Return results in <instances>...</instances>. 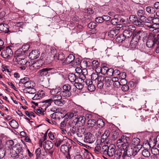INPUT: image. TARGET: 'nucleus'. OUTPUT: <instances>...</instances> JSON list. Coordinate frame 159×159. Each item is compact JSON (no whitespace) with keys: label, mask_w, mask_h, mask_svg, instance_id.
Instances as JSON below:
<instances>
[{"label":"nucleus","mask_w":159,"mask_h":159,"mask_svg":"<svg viewBox=\"0 0 159 159\" xmlns=\"http://www.w3.org/2000/svg\"><path fill=\"white\" fill-rule=\"evenodd\" d=\"M22 145L17 143L10 149V154L12 157L16 159H27V157L23 154Z\"/></svg>","instance_id":"obj_1"},{"label":"nucleus","mask_w":159,"mask_h":159,"mask_svg":"<svg viewBox=\"0 0 159 159\" xmlns=\"http://www.w3.org/2000/svg\"><path fill=\"white\" fill-rule=\"evenodd\" d=\"M122 29L123 30V36H121L123 37L122 41H124L126 38L131 37L136 31V28L135 26L129 24L124 25L122 26Z\"/></svg>","instance_id":"obj_2"},{"label":"nucleus","mask_w":159,"mask_h":159,"mask_svg":"<svg viewBox=\"0 0 159 159\" xmlns=\"http://www.w3.org/2000/svg\"><path fill=\"white\" fill-rule=\"evenodd\" d=\"M65 118L68 120L72 118L68 122L69 125H72V124H78V122H80V113L77 110H73L67 112L65 115Z\"/></svg>","instance_id":"obj_3"},{"label":"nucleus","mask_w":159,"mask_h":159,"mask_svg":"<svg viewBox=\"0 0 159 159\" xmlns=\"http://www.w3.org/2000/svg\"><path fill=\"white\" fill-rule=\"evenodd\" d=\"M138 147H132L131 146H128L125 149V150L124 152L122 157H130L131 156L134 157L137 154L140 150V146Z\"/></svg>","instance_id":"obj_4"},{"label":"nucleus","mask_w":159,"mask_h":159,"mask_svg":"<svg viewBox=\"0 0 159 159\" xmlns=\"http://www.w3.org/2000/svg\"><path fill=\"white\" fill-rule=\"evenodd\" d=\"M102 154L109 157H112L115 154L116 152L115 147L113 145L108 146L104 145L102 147Z\"/></svg>","instance_id":"obj_5"},{"label":"nucleus","mask_w":159,"mask_h":159,"mask_svg":"<svg viewBox=\"0 0 159 159\" xmlns=\"http://www.w3.org/2000/svg\"><path fill=\"white\" fill-rule=\"evenodd\" d=\"M129 137L123 135L117 140L116 143L118 147H121L123 149H125L129 146Z\"/></svg>","instance_id":"obj_6"},{"label":"nucleus","mask_w":159,"mask_h":159,"mask_svg":"<svg viewBox=\"0 0 159 159\" xmlns=\"http://www.w3.org/2000/svg\"><path fill=\"white\" fill-rule=\"evenodd\" d=\"M35 84L30 80L25 84L24 87L25 88L23 90L24 93L34 94L36 93V90L34 88Z\"/></svg>","instance_id":"obj_7"},{"label":"nucleus","mask_w":159,"mask_h":159,"mask_svg":"<svg viewBox=\"0 0 159 159\" xmlns=\"http://www.w3.org/2000/svg\"><path fill=\"white\" fill-rule=\"evenodd\" d=\"M84 141V142L89 143H92L96 140L95 136L90 132L85 134L83 136Z\"/></svg>","instance_id":"obj_8"},{"label":"nucleus","mask_w":159,"mask_h":159,"mask_svg":"<svg viewBox=\"0 0 159 159\" xmlns=\"http://www.w3.org/2000/svg\"><path fill=\"white\" fill-rule=\"evenodd\" d=\"M130 21L134 25L138 26L139 27L143 26V24L141 21L139 20V18L137 16L134 15H131L129 17Z\"/></svg>","instance_id":"obj_9"},{"label":"nucleus","mask_w":159,"mask_h":159,"mask_svg":"<svg viewBox=\"0 0 159 159\" xmlns=\"http://www.w3.org/2000/svg\"><path fill=\"white\" fill-rule=\"evenodd\" d=\"M52 102V99L50 98L40 102L39 103L41 109L46 110L47 108L51 105Z\"/></svg>","instance_id":"obj_10"},{"label":"nucleus","mask_w":159,"mask_h":159,"mask_svg":"<svg viewBox=\"0 0 159 159\" xmlns=\"http://www.w3.org/2000/svg\"><path fill=\"white\" fill-rule=\"evenodd\" d=\"M85 74H84L83 73H81L80 72V90L83 89H85L84 88V86L85 85H87L88 86L89 84V80L87 81L85 79L86 77L85 76Z\"/></svg>","instance_id":"obj_11"},{"label":"nucleus","mask_w":159,"mask_h":159,"mask_svg":"<svg viewBox=\"0 0 159 159\" xmlns=\"http://www.w3.org/2000/svg\"><path fill=\"white\" fill-rule=\"evenodd\" d=\"M13 54V52L11 49L9 47H7L6 49L3 50L1 53L2 57L5 58H8L11 57Z\"/></svg>","instance_id":"obj_12"},{"label":"nucleus","mask_w":159,"mask_h":159,"mask_svg":"<svg viewBox=\"0 0 159 159\" xmlns=\"http://www.w3.org/2000/svg\"><path fill=\"white\" fill-rule=\"evenodd\" d=\"M70 143L68 142V140H67L66 143L63 144L60 147L61 151L64 153H67L68 155H70L69 150L71 148Z\"/></svg>","instance_id":"obj_13"},{"label":"nucleus","mask_w":159,"mask_h":159,"mask_svg":"<svg viewBox=\"0 0 159 159\" xmlns=\"http://www.w3.org/2000/svg\"><path fill=\"white\" fill-rule=\"evenodd\" d=\"M47 96L45 91L43 90L39 91L35 93L34 96L32 98L33 100H38L40 99Z\"/></svg>","instance_id":"obj_14"},{"label":"nucleus","mask_w":159,"mask_h":159,"mask_svg":"<svg viewBox=\"0 0 159 159\" xmlns=\"http://www.w3.org/2000/svg\"><path fill=\"white\" fill-rule=\"evenodd\" d=\"M121 28L116 26L115 28H112V30H110L107 33L108 36L111 38H113L117 35L119 32V30Z\"/></svg>","instance_id":"obj_15"},{"label":"nucleus","mask_w":159,"mask_h":159,"mask_svg":"<svg viewBox=\"0 0 159 159\" xmlns=\"http://www.w3.org/2000/svg\"><path fill=\"white\" fill-rule=\"evenodd\" d=\"M143 34V32L141 30H136L133 35L132 42H135L138 43L141 38V35Z\"/></svg>","instance_id":"obj_16"},{"label":"nucleus","mask_w":159,"mask_h":159,"mask_svg":"<svg viewBox=\"0 0 159 159\" xmlns=\"http://www.w3.org/2000/svg\"><path fill=\"white\" fill-rule=\"evenodd\" d=\"M78 124H72V125H69L70 126H73L71 129V132L73 134H76L78 137H80L79 135V130L80 129V122H78Z\"/></svg>","instance_id":"obj_17"},{"label":"nucleus","mask_w":159,"mask_h":159,"mask_svg":"<svg viewBox=\"0 0 159 159\" xmlns=\"http://www.w3.org/2000/svg\"><path fill=\"white\" fill-rule=\"evenodd\" d=\"M75 71L76 72V74L78 75L76 77L75 82L74 86L77 89V92H78L79 90H80V83L78 80V79H80V72H78L80 70V67H77L75 69Z\"/></svg>","instance_id":"obj_18"},{"label":"nucleus","mask_w":159,"mask_h":159,"mask_svg":"<svg viewBox=\"0 0 159 159\" xmlns=\"http://www.w3.org/2000/svg\"><path fill=\"white\" fill-rule=\"evenodd\" d=\"M137 14L138 16L140 18L139 20L143 22L145 21L147 18L145 16V12L144 10H139L137 11Z\"/></svg>","instance_id":"obj_19"},{"label":"nucleus","mask_w":159,"mask_h":159,"mask_svg":"<svg viewBox=\"0 0 159 159\" xmlns=\"http://www.w3.org/2000/svg\"><path fill=\"white\" fill-rule=\"evenodd\" d=\"M25 52L22 50L20 49H18L15 52L14 57L15 58V60L18 58H22L25 57Z\"/></svg>","instance_id":"obj_20"},{"label":"nucleus","mask_w":159,"mask_h":159,"mask_svg":"<svg viewBox=\"0 0 159 159\" xmlns=\"http://www.w3.org/2000/svg\"><path fill=\"white\" fill-rule=\"evenodd\" d=\"M110 18V17L109 16L107 17V20L103 23L102 27L105 30H107L111 29L113 27L112 25L109 20Z\"/></svg>","instance_id":"obj_21"},{"label":"nucleus","mask_w":159,"mask_h":159,"mask_svg":"<svg viewBox=\"0 0 159 159\" xmlns=\"http://www.w3.org/2000/svg\"><path fill=\"white\" fill-rule=\"evenodd\" d=\"M15 61L18 64L22 66L25 65L26 66H28L29 62L27 60L25 57L22 58H18Z\"/></svg>","instance_id":"obj_22"},{"label":"nucleus","mask_w":159,"mask_h":159,"mask_svg":"<svg viewBox=\"0 0 159 159\" xmlns=\"http://www.w3.org/2000/svg\"><path fill=\"white\" fill-rule=\"evenodd\" d=\"M39 56V52L38 50H34L30 53L29 57L31 60H34L37 58Z\"/></svg>","instance_id":"obj_23"},{"label":"nucleus","mask_w":159,"mask_h":159,"mask_svg":"<svg viewBox=\"0 0 159 159\" xmlns=\"http://www.w3.org/2000/svg\"><path fill=\"white\" fill-rule=\"evenodd\" d=\"M67 140H68V139L66 137L63 139H57L54 143L55 145L58 148L59 147L60 145L62 146L63 144H65Z\"/></svg>","instance_id":"obj_24"},{"label":"nucleus","mask_w":159,"mask_h":159,"mask_svg":"<svg viewBox=\"0 0 159 159\" xmlns=\"http://www.w3.org/2000/svg\"><path fill=\"white\" fill-rule=\"evenodd\" d=\"M43 146L44 149L49 150L53 148V144L51 141L47 140L44 142Z\"/></svg>","instance_id":"obj_25"},{"label":"nucleus","mask_w":159,"mask_h":159,"mask_svg":"<svg viewBox=\"0 0 159 159\" xmlns=\"http://www.w3.org/2000/svg\"><path fill=\"white\" fill-rule=\"evenodd\" d=\"M51 70L50 68H43L39 70L38 72V75L39 77L46 76L48 74V71Z\"/></svg>","instance_id":"obj_26"},{"label":"nucleus","mask_w":159,"mask_h":159,"mask_svg":"<svg viewBox=\"0 0 159 159\" xmlns=\"http://www.w3.org/2000/svg\"><path fill=\"white\" fill-rule=\"evenodd\" d=\"M87 62L84 60H82L80 61V70H81V73H83L85 74V72H83V70H81V69H83V70L84 71H86L87 70L86 68L87 67Z\"/></svg>","instance_id":"obj_27"},{"label":"nucleus","mask_w":159,"mask_h":159,"mask_svg":"<svg viewBox=\"0 0 159 159\" xmlns=\"http://www.w3.org/2000/svg\"><path fill=\"white\" fill-rule=\"evenodd\" d=\"M144 28L147 29H149L151 30H153V29H155L154 25L151 22L145 21L144 22Z\"/></svg>","instance_id":"obj_28"},{"label":"nucleus","mask_w":159,"mask_h":159,"mask_svg":"<svg viewBox=\"0 0 159 159\" xmlns=\"http://www.w3.org/2000/svg\"><path fill=\"white\" fill-rule=\"evenodd\" d=\"M9 28V27L7 24L3 23L0 25V31L4 32L5 33H8L10 32Z\"/></svg>","instance_id":"obj_29"},{"label":"nucleus","mask_w":159,"mask_h":159,"mask_svg":"<svg viewBox=\"0 0 159 159\" xmlns=\"http://www.w3.org/2000/svg\"><path fill=\"white\" fill-rule=\"evenodd\" d=\"M140 139L138 138H134L133 139L132 142V144L135 145L134 147H139V146H140V150L142 148V145L141 144H139L140 143Z\"/></svg>","instance_id":"obj_30"},{"label":"nucleus","mask_w":159,"mask_h":159,"mask_svg":"<svg viewBox=\"0 0 159 159\" xmlns=\"http://www.w3.org/2000/svg\"><path fill=\"white\" fill-rule=\"evenodd\" d=\"M75 58L74 56L72 54H69L67 57H66L65 63L66 64H69L74 61Z\"/></svg>","instance_id":"obj_31"},{"label":"nucleus","mask_w":159,"mask_h":159,"mask_svg":"<svg viewBox=\"0 0 159 159\" xmlns=\"http://www.w3.org/2000/svg\"><path fill=\"white\" fill-rule=\"evenodd\" d=\"M155 43H157L156 42L155 37H153L151 39H148L146 42V45L148 48H151Z\"/></svg>","instance_id":"obj_32"},{"label":"nucleus","mask_w":159,"mask_h":159,"mask_svg":"<svg viewBox=\"0 0 159 159\" xmlns=\"http://www.w3.org/2000/svg\"><path fill=\"white\" fill-rule=\"evenodd\" d=\"M148 143L150 148L153 147L157 144L155 137H153L150 139L149 141L148 142Z\"/></svg>","instance_id":"obj_33"},{"label":"nucleus","mask_w":159,"mask_h":159,"mask_svg":"<svg viewBox=\"0 0 159 159\" xmlns=\"http://www.w3.org/2000/svg\"><path fill=\"white\" fill-rule=\"evenodd\" d=\"M142 155L145 158H148L150 156V151L148 148L144 149L142 152Z\"/></svg>","instance_id":"obj_34"},{"label":"nucleus","mask_w":159,"mask_h":159,"mask_svg":"<svg viewBox=\"0 0 159 159\" xmlns=\"http://www.w3.org/2000/svg\"><path fill=\"white\" fill-rule=\"evenodd\" d=\"M80 147L75 146L74 152L75 155L74 156V159H80Z\"/></svg>","instance_id":"obj_35"},{"label":"nucleus","mask_w":159,"mask_h":159,"mask_svg":"<svg viewBox=\"0 0 159 159\" xmlns=\"http://www.w3.org/2000/svg\"><path fill=\"white\" fill-rule=\"evenodd\" d=\"M152 23L154 25L155 28H159V18L155 17L152 20Z\"/></svg>","instance_id":"obj_36"},{"label":"nucleus","mask_w":159,"mask_h":159,"mask_svg":"<svg viewBox=\"0 0 159 159\" xmlns=\"http://www.w3.org/2000/svg\"><path fill=\"white\" fill-rule=\"evenodd\" d=\"M146 10L148 13L150 14H154L156 13L157 11L155 8L151 6L147 7L146 8Z\"/></svg>","instance_id":"obj_37"},{"label":"nucleus","mask_w":159,"mask_h":159,"mask_svg":"<svg viewBox=\"0 0 159 159\" xmlns=\"http://www.w3.org/2000/svg\"><path fill=\"white\" fill-rule=\"evenodd\" d=\"M37 63H35V62L33 63L32 61H30L29 63L28 66H29V68L30 70H34L37 69Z\"/></svg>","instance_id":"obj_38"},{"label":"nucleus","mask_w":159,"mask_h":159,"mask_svg":"<svg viewBox=\"0 0 159 159\" xmlns=\"http://www.w3.org/2000/svg\"><path fill=\"white\" fill-rule=\"evenodd\" d=\"M53 102L55 105L60 106H62L65 103L64 101L62 99L61 100H54Z\"/></svg>","instance_id":"obj_39"},{"label":"nucleus","mask_w":159,"mask_h":159,"mask_svg":"<svg viewBox=\"0 0 159 159\" xmlns=\"http://www.w3.org/2000/svg\"><path fill=\"white\" fill-rule=\"evenodd\" d=\"M9 124L12 128L14 129L17 128L18 127L17 122L14 119L10 121Z\"/></svg>","instance_id":"obj_40"},{"label":"nucleus","mask_w":159,"mask_h":159,"mask_svg":"<svg viewBox=\"0 0 159 159\" xmlns=\"http://www.w3.org/2000/svg\"><path fill=\"white\" fill-rule=\"evenodd\" d=\"M96 123L98 126L100 128L103 127L105 125L104 122L103 120L100 118L98 119L96 121Z\"/></svg>","instance_id":"obj_41"},{"label":"nucleus","mask_w":159,"mask_h":159,"mask_svg":"<svg viewBox=\"0 0 159 159\" xmlns=\"http://www.w3.org/2000/svg\"><path fill=\"white\" fill-rule=\"evenodd\" d=\"M60 94L61 95V96H63L65 98H68L70 96L71 93L70 91H61Z\"/></svg>","instance_id":"obj_42"},{"label":"nucleus","mask_w":159,"mask_h":159,"mask_svg":"<svg viewBox=\"0 0 159 159\" xmlns=\"http://www.w3.org/2000/svg\"><path fill=\"white\" fill-rule=\"evenodd\" d=\"M78 75L75 74L73 73L69 74L68 75V78L69 80L71 82H74L76 79V77Z\"/></svg>","instance_id":"obj_43"},{"label":"nucleus","mask_w":159,"mask_h":159,"mask_svg":"<svg viewBox=\"0 0 159 159\" xmlns=\"http://www.w3.org/2000/svg\"><path fill=\"white\" fill-rule=\"evenodd\" d=\"M101 146H100V145L97 144L94 150L95 152L98 154H102V148H101Z\"/></svg>","instance_id":"obj_44"},{"label":"nucleus","mask_w":159,"mask_h":159,"mask_svg":"<svg viewBox=\"0 0 159 159\" xmlns=\"http://www.w3.org/2000/svg\"><path fill=\"white\" fill-rule=\"evenodd\" d=\"M92 81H89V84L87 87L88 89L90 92H93L95 90V88L94 85L92 84Z\"/></svg>","instance_id":"obj_45"},{"label":"nucleus","mask_w":159,"mask_h":159,"mask_svg":"<svg viewBox=\"0 0 159 159\" xmlns=\"http://www.w3.org/2000/svg\"><path fill=\"white\" fill-rule=\"evenodd\" d=\"M120 21V19L115 17L114 18H113L111 20V21L110 22L111 23L112 25L113 26V25H116L118 24Z\"/></svg>","instance_id":"obj_46"},{"label":"nucleus","mask_w":159,"mask_h":159,"mask_svg":"<svg viewBox=\"0 0 159 159\" xmlns=\"http://www.w3.org/2000/svg\"><path fill=\"white\" fill-rule=\"evenodd\" d=\"M138 45V44L137 43V42H132L131 41L130 44V48L132 50H134L136 48H137Z\"/></svg>","instance_id":"obj_47"},{"label":"nucleus","mask_w":159,"mask_h":159,"mask_svg":"<svg viewBox=\"0 0 159 159\" xmlns=\"http://www.w3.org/2000/svg\"><path fill=\"white\" fill-rule=\"evenodd\" d=\"M106 16H104L103 17H98L95 19V21L97 23H102L103 22L104 20L106 19L104 17H106Z\"/></svg>","instance_id":"obj_48"},{"label":"nucleus","mask_w":159,"mask_h":159,"mask_svg":"<svg viewBox=\"0 0 159 159\" xmlns=\"http://www.w3.org/2000/svg\"><path fill=\"white\" fill-rule=\"evenodd\" d=\"M96 123V120H95L91 119L89 120L87 122V124L90 125L91 127L94 126Z\"/></svg>","instance_id":"obj_49"},{"label":"nucleus","mask_w":159,"mask_h":159,"mask_svg":"<svg viewBox=\"0 0 159 159\" xmlns=\"http://www.w3.org/2000/svg\"><path fill=\"white\" fill-rule=\"evenodd\" d=\"M98 75V73L96 72L93 73L91 75V79L93 81H95V83L96 82Z\"/></svg>","instance_id":"obj_50"},{"label":"nucleus","mask_w":159,"mask_h":159,"mask_svg":"<svg viewBox=\"0 0 159 159\" xmlns=\"http://www.w3.org/2000/svg\"><path fill=\"white\" fill-rule=\"evenodd\" d=\"M123 78L120 77H119V79H120V85H123L126 84L127 83V81L125 79V76L123 75Z\"/></svg>","instance_id":"obj_51"},{"label":"nucleus","mask_w":159,"mask_h":159,"mask_svg":"<svg viewBox=\"0 0 159 159\" xmlns=\"http://www.w3.org/2000/svg\"><path fill=\"white\" fill-rule=\"evenodd\" d=\"M83 11L84 12L86 13H87V15L88 16V15L92 14L94 12L93 10L90 8H88L87 9H84Z\"/></svg>","instance_id":"obj_52"},{"label":"nucleus","mask_w":159,"mask_h":159,"mask_svg":"<svg viewBox=\"0 0 159 159\" xmlns=\"http://www.w3.org/2000/svg\"><path fill=\"white\" fill-rule=\"evenodd\" d=\"M108 68L105 66H103L100 68V71L101 73L103 74H105L107 72Z\"/></svg>","instance_id":"obj_53"},{"label":"nucleus","mask_w":159,"mask_h":159,"mask_svg":"<svg viewBox=\"0 0 159 159\" xmlns=\"http://www.w3.org/2000/svg\"><path fill=\"white\" fill-rule=\"evenodd\" d=\"M97 24L95 22H91L87 25L88 28L91 29H94L96 26Z\"/></svg>","instance_id":"obj_54"},{"label":"nucleus","mask_w":159,"mask_h":159,"mask_svg":"<svg viewBox=\"0 0 159 159\" xmlns=\"http://www.w3.org/2000/svg\"><path fill=\"white\" fill-rule=\"evenodd\" d=\"M106 85L107 87H109L111 86L113 83L111 81V79H109L108 77H105V80Z\"/></svg>","instance_id":"obj_55"},{"label":"nucleus","mask_w":159,"mask_h":159,"mask_svg":"<svg viewBox=\"0 0 159 159\" xmlns=\"http://www.w3.org/2000/svg\"><path fill=\"white\" fill-rule=\"evenodd\" d=\"M82 127L80 128V138L83 137L85 134L84 133L86 130V127L85 126H82Z\"/></svg>","instance_id":"obj_56"},{"label":"nucleus","mask_w":159,"mask_h":159,"mask_svg":"<svg viewBox=\"0 0 159 159\" xmlns=\"http://www.w3.org/2000/svg\"><path fill=\"white\" fill-rule=\"evenodd\" d=\"M6 150L4 148H0V159L3 158L5 155Z\"/></svg>","instance_id":"obj_57"},{"label":"nucleus","mask_w":159,"mask_h":159,"mask_svg":"<svg viewBox=\"0 0 159 159\" xmlns=\"http://www.w3.org/2000/svg\"><path fill=\"white\" fill-rule=\"evenodd\" d=\"M81 119V120H80V127H81V125L82 126H83L85 124V120H86V118L84 116H81L80 115V119Z\"/></svg>","instance_id":"obj_58"},{"label":"nucleus","mask_w":159,"mask_h":159,"mask_svg":"<svg viewBox=\"0 0 159 159\" xmlns=\"http://www.w3.org/2000/svg\"><path fill=\"white\" fill-rule=\"evenodd\" d=\"M29 79L27 77H25L24 78L21 79L19 81L20 84H23L24 86H25V84L29 80Z\"/></svg>","instance_id":"obj_59"},{"label":"nucleus","mask_w":159,"mask_h":159,"mask_svg":"<svg viewBox=\"0 0 159 159\" xmlns=\"http://www.w3.org/2000/svg\"><path fill=\"white\" fill-rule=\"evenodd\" d=\"M50 52L53 57H55L56 55L57 51L56 49L54 47H51L50 48Z\"/></svg>","instance_id":"obj_60"},{"label":"nucleus","mask_w":159,"mask_h":159,"mask_svg":"<svg viewBox=\"0 0 159 159\" xmlns=\"http://www.w3.org/2000/svg\"><path fill=\"white\" fill-rule=\"evenodd\" d=\"M119 133L118 130H116L113 132L112 138L114 140L116 139L119 136Z\"/></svg>","instance_id":"obj_61"},{"label":"nucleus","mask_w":159,"mask_h":159,"mask_svg":"<svg viewBox=\"0 0 159 159\" xmlns=\"http://www.w3.org/2000/svg\"><path fill=\"white\" fill-rule=\"evenodd\" d=\"M151 152L153 155L156 156L159 155V149L157 148H154L151 149Z\"/></svg>","instance_id":"obj_62"},{"label":"nucleus","mask_w":159,"mask_h":159,"mask_svg":"<svg viewBox=\"0 0 159 159\" xmlns=\"http://www.w3.org/2000/svg\"><path fill=\"white\" fill-rule=\"evenodd\" d=\"M30 47V46L29 44H26L23 45L22 48L20 49L22 50V51H23L25 53L26 51L29 49Z\"/></svg>","instance_id":"obj_63"},{"label":"nucleus","mask_w":159,"mask_h":159,"mask_svg":"<svg viewBox=\"0 0 159 159\" xmlns=\"http://www.w3.org/2000/svg\"><path fill=\"white\" fill-rule=\"evenodd\" d=\"M122 153L120 151H118L115 152V157L116 158V159H119L120 158Z\"/></svg>","instance_id":"obj_64"}]
</instances>
